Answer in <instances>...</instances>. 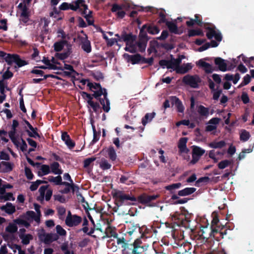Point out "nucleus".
I'll list each match as a JSON object with an SVG mask.
<instances>
[{"label": "nucleus", "instance_id": "obj_4", "mask_svg": "<svg viewBox=\"0 0 254 254\" xmlns=\"http://www.w3.org/2000/svg\"><path fill=\"white\" fill-rule=\"evenodd\" d=\"M158 197V195H148L147 193H143L136 198V201L149 207H153L156 206V204L153 201Z\"/></svg>", "mask_w": 254, "mask_h": 254}, {"label": "nucleus", "instance_id": "obj_10", "mask_svg": "<svg viewBox=\"0 0 254 254\" xmlns=\"http://www.w3.org/2000/svg\"><path fill=\"white\" fill-rule=\"evenodd\" d=\"M80 45L81 49L86 53H89L91 52V42L88 39L86 35H85V37H81Z\"/></svg>", "mask_w": 254, "mask_h": 254}, {"label": "nucleus", "instance_id": "obj_25", "mask_svg": "<svg viewBox=\"0 0 254 254\" xmlns=\"http://www.w3.org/2000/svg\"><path fill=\"white\" fill-rule=\"evenodd\" d=\"M156 113L154 112L151 113H147L144 117L142 118L141 123L145 126L148 122H150L155 117Z\"/></svg>", "mask_w": 254, "mask_h": 254}, {"label": "nucleus", "instance_id": "obj_5", "mask_svg": "<svg viewBox=\"0 0 254 254\" xmlns=\"http://www.w3.org/2000/svg\"><path fill=\"white\" fill-rule=\"evenodd\" d=\"M182 81L186 85L193 88H197L198 87V84L201 82V79L197 75L187 74L184 76Z\"/></svg>", "mask_w": 254, "mask_h": 254}, {"label": "nucleus", "instance_id": "obj_9", "mask_svg": "<svg viewBox=\"0 0 254 254\" xmlns=\"http://www.w3.org/2000/svg\"><path fill=\"white\" fill-rule=\"evenodd\" d=\"M136 36L132 34V33H127L125 31H123L121 34V38L118 39L119 41H124L126 43V45L133 43L136 39Z\"/></svg>", "mask_w": 254, "mask_h": 254}, {"label": "nucleus", "instance_id": "obj_44", "mask_svg": "<svg viewBox=\"0 0 254 254\" xmlns=\"http://www.w3.org/2000/svg\"><path fill=\"white\" fill-rule=\"evenodd\" d=\"M100 167L103 170L109 169L111 168V164L105 158H102L99 164Z\"/></svg>", "mask_w": 254, "mask_h": 254}, {"label": "nucleus", "instance_id": "obj_54", "mask_svg": "<svg viewBox=\"0 0 254 254\" xmlns=\"http://www.w3.org/2000/svg\"><path fill=\"white\" fill-rule=\"evenodd\" d=\"M231 162L228 160L221 161L218 164V167L220 169H223L231 165Z\"/></svg>", "mask_w": 254, "mask_h": 254}, {"label": "nucleus", "instance_id": "obj_59", "mask_svg": "<svg viewBox=\"0 0 254 254\" xmlns=\"http://www.w3.org/2000/svg\"><path fill=\"white\" fill-rule=\"evenodd\" d=\"M14 222L19 225H23L27 228L30 226V224L27 221L23 220L22 219H16L14 220Z\"/></svg>", "mask_w": 254, "mask_h": 254}, {"label": "nucleus", "instance_id": "obj_60", "mask_svg": "<svg viewBox=\"0 0 254 254\" xmlns=\"http://www.w3.org/2000/svg\"><path fill=\"white\" fill-rule=\"evenodd\" d=\"M96 159L95 157H91L85 159L83 161V167L85 168H87L92 162Z\"/></svg>", "mask_w": 254, "mask_h": 254}, {"label": "nucleus", "instance_id": "obj_38", "mask_svg": "<svg viewBox=\"0 0 254 254\" xmlns=\"http://www.w3.org/2000/svg\"><path fill=\"white\" fill-rule=\"evenodd\" d=\"M31 131L29 130H26V132H27V134L30 137H33V138H37V137H40V136L39 134L38 133L37 130L38 128L37 127H33L32 128L29 129Z\"/></svg>", "mask_w": 254, "mask_h": 254}, {"label": "nucleus", "instance_id": "obj_52", "mask_svg": "<svg viewBox=\"0 0 254 254\" xmlns=\"http://www.w3.org/2000/svg\"><path fill=\"white\" fill-rule=\"evenodd\" d=\"M117 239V243L118 245L122 244V248L124 250L128 248V244L126 242V239L124 237L122 238H116Z\"/></svg>", "mask_w": 254, "mask_h": 254}, {"label": "nucleus", "instance_id": "obj_56", "mask_svg": "<svg viewBox=\"0 0 254 254\" xmlns=\"http://www.w3.org/2000/svg\"><path fill=\"white\" fill-rule=\"evenodd\" d=\"M56 229L57 234L58 235H59L60 236H64L66 235V231L64 229H63V227L61 225H57Z\"/></svg>", "mask_w": 254, "mask_h": 254}, {"label": "nucleus", "instance_id": "obj_43", "mask_svg": "<svg viewBox=\"0 0 254 254\" xmlns=\"http://www.w3.org/2000/svg\"><path fill=\"white\" fill-rule=\"evenodd\" d=\"M171 199H173V200H176V199H177V200H176L174 203L175 204H184L185 203H187L188 202V201L189 200V199L187 198H184L179 199V196L177 195H176V194L172 195L171 196Z\"/></svg>", "mask_w": 254, "mask_h": 254}, {"label": "nucleus", "instance_id": "obj_1", "mask_svg": "<svg viewBox=\"0 0 254 254\" xmlns=\"http://www.w3.org/2000/svg\"><path fill=\"white\" fill-rule=\"evenodd\" d=\"M183 209L184 210L182 212H175L172 215V219L174 223L178 226H182L186 229H188L190 227V219L192 215L189 213L184 208H183Z\"/></svg>", "mask_w": 254, "mask_h": 254}, {"label": "nucleus", "instance_id": "obj_21", "mask_svg": "<svg viewBox=\"0 0 254 254\" xmlns=\"http://www.w3.org/2000/svg\"><path fill=\"white\" fill-rule=\"evenodd\" d=\"M0 208L8 214H12L15 212V206L10 202L7 203L6 205L2 206Z\"/></svg>", "mask_w": 254, "mask_h": 254}, {"label": "nucleus", "instance_id": "obj_32", "mask_svg": "<svg viewBox=\"0 0 254 254\" xmlns=\"http://www.w3.org/2000/svg\"><path fill=\"white\" fill-rule=\"evenodd\" d=\"M128 57V59L131 63L133 64H139L141 59V55L139 54H136L133 55H127Z\"/></svg>", "mask_w": 254, "mask_h": 254}, {"label": "nucleus", "instance_id": "obj_55", "mask_svg": "<svg viewBox=\"0 0 254 254\" xmlns=\"http://www.w3.org/2000/svg\"><path fill=\"white\" fill-rule=\"evenodd\" d=\"M125 50L126 51L130 53H135L136 51L135 45L133 43H130L128 45H126Z\"/></svg>", "mask_w": 254, "mask_h": 254}, {"label": "nucleus", "instance_id": "obj_6", "mask_svg": "<svg viewBox=\"0 0 254 254\" xmlns=\"http://www.w3.org/2000/svg\"><path fill=\"white\" fill-rule=\"evenodd\" d=\"M82 220L81 217L76 214L72 215L71 212L68 211L65 223L69 227H76L81 223Z\"/></svg>", "mask_w": 254, "mask_h": 254}, {"label": "nucleus", "instance_id": "obj_64", "mask_svg": "<svg viewBox=\"0 0 254 254\" xmlns=\"http://www.w3.org/2000/svg\"><path fill=\"white\" fill-rule=\"evenodd\" d=\"M90 242L89 238H84L78 243V246L80 248L85 247Z\"/></svg>", "mask_w": 254, "mask_h": 254}, {"label": "nucleus", "instance_id": "obj_62", "mask_svg": "<svg viewBox=\"0 0 254 254\" xmlns=\"http://www.w3.org/2000/svg\"><path fill=\"white\" fill-rule=\"evenodd\" d=\"M241 99L243 103L245 104H246L250 102V98L249 97V96L248 94L245 92H242L241 95Z\"/></svg>", "mask_w": 254, "mask_h": 254}, {"label": "nucleus", "instance_id": "obj_30", "mask_svg": "<svg viewBox=\"0 0 254 254\" xmlns=\"http://www.w3.org/2000/svg\"><path fill=\"white\" fill-rule=\"evenodd\" d=\"M17 54H11L5 53V55L4 57H1L3 58L5 61L9 65H11L12 63H14V59Z\"/></svg>", "mask_w": 254, "mask_h": 254}, {"label": "nucleus", "instance_id": "obj_46", "mask_svg": "<svg viewBox=\"0 0 254 254\" xmlns=\"http://www.w3.org/2000/svg\"><path fill=\"white\" fill-rule=\"evenodd\" d=\"M108 154L110 159L115 161L117 158V155L113 146H110L108 149Z\"/></svg>", "mask_w": 254, "mask_h": 254}, {"label": "nucleus", "instance_id": "obj_36", "mask_svg": "<svg viewBox=\"0 0 254 254\" xmlns=\"http://www.w3.org/2000/svg\"><path fill=\"white\" fill-rule=\"evenodd\" d=\"M195 36H204V33L201 29H190L188 31V36L189 37Z\"/></svg>", "mask_w": 254, "mask_h": 254}, {"label": "nucleus", "instance_id": "obj_51", "mask_svg": "<svg viewBox=\"0 0 254 254\" xmlns=\"http://www.w3.org/2000/svg\"><path fill=\"white\" fill-rule=\"evenodd\" d=\"M182 186L181 183L173 184L165 187V189L171 191V193H173L172 190L175 189H179Z\"/></svg>", "mask_w": 254, "mask_h": 254}, {"label": "nucleus", "instance_id": "obj_17", "mask_svg": "<svg viewBox=\"0 0 254 254\" xmlns=\"http://www.w3.org/2000/svg\"><path fill=\"white\" fill-rule=\"evenodd\" d=\"M51 172L55 175H61L63 171L60 168L61 166L58 162H54L50 164Z\"/></svg>", "mask_w": 254, "mask_h": 254}, {"label": "nucleus", "instance_id": "obj_41", "mask_svg": "<svg viewBox=\"0 0 254 254\" xmlns=\"http://www.w3.org/2000/svg\"><path fill=\"white\" fill-rule=\"evenodd\" d=\"M89 106L93 109L94 112L96 114H99V110H100V112H101L102 111L101 110V107L100 104L98 102H95L93 101L92 102H90V103L88 104Z\"/></svg>", "mask_w": 254, "mask_h": 254}, {"label": "nucleus", "instance_id": "obj_15", "mask_svg": "<svg viewBox=\"0 0 254 254\" xmlns=\"http://www.w3.org/2000/svg\"><path fill=\"white\" fill-rule=\"evenodd\" d=\"M192 66L191 63H187L186 64H184L182 65L179 66L178 67H176L175 70H176V73L183 74L188 72L192 68Z\"/></svg>", "mask_w": 254, "mask_h": 254}, {"label": "nucleus", "instance_id": "obj_49", "mask_svg": "<svg viewBox=\"0 0 254 254\" xmlns=\"http://www.w3.org/2000/svg\"><path fill=\"white\" fill-rule=\"evenodd\" d=\"M9 67H7L6 70L2 75V79L1 80L4 81L5 80L10 79L13 76V73L9 71Z\"/></svg>", "mask_w": 254, "mask_h": 254}, {"label": "nucleus", "instance_id": "obj_14", "mask_svg": "<svg viewBox=\"0 0 254 254\" xmlns=\"http://www.w3.org/2000/svg\"><path fill=\"white\" fill-rule=\"evenodd\" d=\"M188 138L187 137H181L178 142V147L181 153H188L189 149L187 147Z\"/></svg>", "mask_w": 254, "mask_h": 254}, {"label": "nucleus", "instance_id": "obj_31", "mask_svg": "<svg viewBox=\"0 0 254 254\" xmlns=\"http://www.w3.org/2000/svg\"><path fill=\"white\" fill-rule=\"evenodd\" d=\"M147 42L148 41H147V40H142L141 39H139L138 41L136 43L140 52L143 53L145 52Z\"/></svg>", "mask_w": 254, "mask_h": 254}, {"label": "nucleus", "instance_id": "obj_22", "mask_svg": "<svg viewBox=\"0 0 254 254\" xmlns=\"http://www.w3.org/2000/svg\"><path fill=\"white\" fill-rule=\"evenodd\" d=\"M67 44V41L65 40H61L59 41L56 42L54 44V50L57 52H60Z\"/></svg>", "mask_w": 254, "mask_h": 254}, {"label": "nucleus", "instance_id": "obj_18", "mask_svg": "<svg viewBox=\"0 0 254 254\" xmlns=\"http://www.w3.org/2000/svg\"><path fill=\"white\" fill-rule=\"evenodd\" d=\"M197 64L203 67L205 72L206 73H211L212 72L213 69H212L211 65L205 62H204L202 60H199Z\"/></svg>", "mask_w": 254, "mask_h": 254}, {"label": "nucleus", "instance_id": "obj_13", "mask_svg": "<svg viewBox=\"0 0 254 254\" xmlns=\"http://www.w3.org/2000/svg\"><path fill=\"white\" fill-rule=\"evenodd\" d=\"M214 64L218 66L219 70L221 71H226L227 70V64L226 61L220 57L215 58L214 59Z\"/></svg>", "mask_w": 254, "mask_h": 254}, {"label": "nucleus", "instance_id": "obj_42", "mask_svg": "<svg viewBox=\"0 0 254 254\" xmlns=\"http://www.w3.org/2000/svg\"><path fill=\"white\" fill-rule=\"evenodd\" d=\"M250 136L251 135L249 132L245 129H242L241 130V133L240 135V139L241 141L243 142L247 141L249 139Z\"/></svg>", "mask_w": 254, "mask_h": 254}, {"label": "nucleus", "instance_id": "obj_40", "mask_svg": "<svg viewBox=\"0 0 254 254\" xmlns=\"http://www.w3.org/2000/svg\"><path fill=\"white\" fill-rule=\"evenodd\" d=\"M130 178V175L127 173H126L124 175H121L120 178V182L122 184L129 185L130 183L132 182L131 181L128 180Z\"/></svg>", "mask_w": 254, "mask_h": 254}, {"label": "nucleus", "instance_id": "obj_16", "mask_svg": "<svg viewBox=\"0 0 254 254\" xmlns=\"http://www.w3.org/2000/svg\"><path fill=\"white\" fill-rule=\"evenodd\" d=\"M165 24L171 33L175 34H181L182 33V32H180L178 29V26L175 22L168 21Z\"/></svg>", "mask_w": 254, "mask_h": 254}, {"label": "nucleus", "instance_id": "obj_58", "mask_svg": "<svg viewBox=\"0 0 254 254\" xmlns=\"http://www.w3.org/2000/svg\"><path fill=\"white\" fill-rule=\"evenodd\" d=\"M25 174L26 178L28 180H31L32 179H33V178L34 177V175L32 173L31 169L27 167H25Z\"/></svg>", "mask_w": 254, "mask_h": 254}, {"label": "nucleus", "instance_id": "obj_20", "mask_svg": "<svg viewBox=\"0 0 254 254\" xmlns=\"http://www.w3.org/2000/svg\"><path fill=\"white\" fill-rule=\"evenodd\" d=\"M102 106V109L106 113H108L110 110V102L109 99L101 98L98 100Z\"/></svg>", "mask_w": 254, "mask_h": 254}, {"label": "nucleus", "instance_id": "obj_37", "mask_svg": "<svg viewBox=\"0 0 254 254\" xmlns=\"http://www.w3.org/2000/svg\"><path fill=\"white\" fill-rule=\"evenodd\" d=\"M197 112L202 117H207L209 114V109L202 105L198 106Z\"/></svg>", "mask_w": 254, "mask_h": 254}, {"label": "nucleus", "instance_id": "obj_19", "mask_svg": "<svg viewBox=\"0 0 254 254\" xmlns=\"http://www.w3.org/2000/svg\"><path fill=\"white\" fill-rule=\"evenodd\" d=\"M105 234L106 236H104L103 238H104L105 237H114L117 238V236H118V234L116 232V228L115 227H113L110 226H109L107 227V228L106 229L105 231Z\"/></svg>", "mask_w": 254, "mask_h": 254}, {"label": "nucleus", "instance_id": "obj_24", "mask_svg": "<svg viewBox=\"0 0 254 254\" xmlns=\"http://www.w3.org/2000/svg\"><path fill=\"white\" fill-rule=\"evenodd\" d=\"M173 60H161L159 61V64L163 68L166 67L168 69H175L173 64Z\"/></svg>", "mask_w": 254, "mask_h": 254}, {"label": "nucleus", "instance_id": "obj_34", "mask_svg": "<svg viewBox=\"0 0 254 254\" xmlns=\"http://www.w3.org/2000/svg\"><path fill=\"white\" fill-rule=\"evenodd\" d=\"M226 142L224 140L218 142L213 141L209 144V146L212 148H222L226 145Z\"/></svg>", "mask_w": 254, "mask_h": 254}, {"label": "nucleus", "instance_id": "obj_3", "mask_svg": "<svg viewBox=\"0 0 254 254\" xmlns=\"http://www.w3.org/2000/svg\"><path fill=\"white\" fill-rule=\"evenodd\" d=\"M204 28L207 31L206 36L208 39H211L214 37L218 42L222 41V34L214 24L209 23H204Z\"/></svg>", "mask_w": 254, "mask_h": 254}, {"label": "nucleus", "instance_id": "obj_53", "mask_svg": "<svg viewBox=\"0 0 254 254\" xmlns=\"http://www.w3.org/2000/svg\"><path fill=\"white\" fill-rule=\"evenodd\" d=\"M209 181H210V179L208 177H201V178H199L195 182V185L197 187H199L200 184H201V183L207 184L209 182Z\"/></svg>", "mask_w": 254, "mask_h": 254}, {"label": "nucleus", "instance_id": "obj_45", "mask_svg": "<svg viewBox=\"0 0 254 254\" xmlns=\"http://www.w3.org/2000/svg\"><path fill=\"white\" fill-rule=\"evenodd\" d=\"M146 28L147 32L152 35L158 34L160 31L159 28L155 25H149L148 26L147 25Z\"/></svg>", "mask_w": 254, "mask_h": 254}, {"label": "nucleus", "instance_id": "obj_23", "mask_svg": "<svg viewBox=\"0 0 254 254\" xmlns=\"http://www.w3.org/2000/svg\"><path fill=\"white\" fill-rule=\"evenodd\" d=\"M196 190V189L194 188H186L182 190L178 191V194L179 196H184L190 195Z\"/></svg>", "mask_w": 254, "mask_h": 254}, {"label": "nucleus", "instance_id": "obj_2", "mask_svg": "<svg viewBox=\"0 0 254 254\" xmlns=\"http://www.w3.org/2000/svg\"><path fill=\"white\" fill-rule=\"evenodd\" d=\"M113 197L115 199V204L118 207L123 204H130L127 203V201H136V197L134 195H130L129 194H126L124 191L119 190H114L112 191Z\"/></svg>", "mask_w": 254, "mask_h": 254}, {"label": "nucleus", "instance_id": "obj_39", "mask_svg": "<svg viewBox=\"0 0 254 254\" xmlns=\"http://www.w3.org/2000/svg\"><path fill=\"white\" fill-rule=\"evenodd\" d=\"M42 174H41V172H38V175L39 176H42L43 175H46L49 174L51 172L50 167L48 165H42L41 166V169Z\"/></svg>", "mask_w": 254, "mask_h": 254}, {"label": "nucleus", "instance_id": "obj_7", "mask_svg": "<svg viewBox=\"0 0 254 254\" xmlns=\"http://www.w3.org/2000/svg\"><path fill=\"white\" fill-rule=\"evenodd\" d=\"M205 150L202 149L201 147L193 145L192 146V160L190 161V163L191 164H195L200 159V157L205 153Z\"/></svg>", "mask_w": 254, "mask_h": 254}, {"label": "nucleus", "instance_id": "obj_57", "mask_svg": "<svg viewBox=\"0 0 254 254\" xmlns=\"http://www.w3.org/2000/svg\"><path fill=\"white\" fill-rule=\"evenodd\" d=\"M81 96L83 98L85 99H87V104H89L90 103V102L93 101V97H92V94H90L86 92H82L81 93Z\"/></svg>", "mask_w": 254, "mask_h": 254}, {"label": "nucleus", "instance_id": "obj_11", "mask_svg": "<svg viewBox=\"0 0 254 254\" xmlns=\"http://www.w3.org/2000/svg\"><path fill=\"white\" fill-rule=\"evenodd\" d=\"M142 245V242L140 239H137L135 240L132 244L133 249L132 250L131 254H141L144 250V247Z\"/></svg>", "mask_w": 254, "mask_h": 254}, {"label": "nucleus", "instance_id": "obj_47", "mask_svg": "<svg viewBox=\"0 0 254 254\" xmlns=\"http://www.w3.org/2000/svg\"><path fill=\"white\" fill-rule=\"evenodd\" d=\"M2 165L4 166L5 168L3 169V172L4 173H8L11 171L13 169V164L10 162L6 161L1 162Z\"/></svg>", "mask_w": 254, "mask_h": 254}, {"label": "nucleus", "instance_id": "obj_27", "mask_svg": "<svg viewBox=\"0 0 254 254\" xmlns=\"http://www.w3.org/2000/svg\"><path fill=\"white\" fill-rule=\"evenodd\" d=\"M48 180L50 182L53 183L55 185L58 186L62 185L63 183L62 177L60 175H58L57 177L49 176Z\"/></svg>", "mask_w": 254, "mask_h": 254}, {"label": "nucleus", "instance_id": "obj_28", "mask_svg": "<svg viewBox=\"0 0 254 254\" xmlns=\"http://www.w3.org/2000/svg\"><path fill=\"white\" fill-rule=\"evenodd\" d=\"M71 52V49L68 48L67 51L61 53H57L55 56L59 60H64L69 56Z\"/></svg>", "mask_w": 254, "mask_h": 254}, {"label": "nucleus", "instance_id": "obj_26", "mask_svg": "<svg viewBox=\"0 0 254 254\" xmlns=\"http://www.w3.org/2000/svg\"><path fill=\"white\" fill-rule=\"evenodd\" d=\"M19 237L21 239V243L24 245H27L30 243V241L33 239L31 234H28L26 235L19 234Z\"/></svg>", "mask_w": 254, "mask_h": 254}, {"label": "nucleus", "instance_id": "obj_29", "mask_svg": "<svg viewBox=\"0 0 254 254\" xmlns=\"http://www.w3.org/2000/svg\"><path fill=\"white\" fill-rule=\"evenodd\" d=\"M146 28L147 24H144L142 26L139 34V39H141L142 40H147V41L149 40V38L147 36L146 31H145V29L147 30Z\"/></svg>", "mask_w": 254, "mask_h": 254}, {"label": "nucleus", "instance_id": "obj_12", "mask_svg": "<svg viewBox=\"0 0 254 254\" xmlns=\"http://www.w3.org/2000/svg\"><path fill=\"white\" fill-rule=\"evenodd\" d=\"M170 100L172 104L175 105L177 112L183 113L184 111L185 108L182 101L176 96H171Z\"/></svg>", "mask_w": 254, "mask_h": 254}, {"label": "nucleus", "instance_id": "obj_35", "mask_svg": "<svg viewBox=\"0 0 254 254\" xmlns=\"http://www.w3.org/2000/svg\"><path fill=\"white\" fill-rule=\"evenodd\" d=\"M14 63H15L18 67H21L22 66L28 64V63L27 61L24 60H22L20 58V56L18 55H17L16 57L14 59Z\"/></svg>", "mask_w": 254, "mask_h": 254}, {"label": "nucleus", "instance_id": "obj_48", "mask_svg": "<svg viewBox=\"0 0 254 254\" xmlns=\"http://www.w3.org/2000/svg\"><path fill=\"white\" fill-rule=\"evenodd\" d=\"M17 226L13 223H9L8 225L5 228V231L11 234H14L17 231Z\"/></svg>", "mask_w": 254, "mask_h": 254}, {"label": "nucleus", "instance_id": "obj_50", "mask_svg": "<svg viewBox=\"0 0 254 254\" xmlns=\"http://www.w3.org/2000/svg\"><path fill=\"white\" fill-rule=\"evenodd\" d=\"M5 88L9 90V88L7 87V82L0 80V93L2 95H6L5 94Z\"/></svg>", "mask_w": 254, "mask_h": 254}, {"label": "nucleus", "instance_id": "obj_61", "mask_svg": "<svg viewBox=\"0 0 254 254\" xmlns=\"http://www.w3.org/2000/svg\"><path fill=\"white\" fill-rule=\"evenodd\" d=\"M92 76L97 81H99L100 79H103L104 77L103 73L101 71H97L95 73H93Z\"/></svg>", "mask_w": 254, "mask_h": 254}, {"label": "nucleus", "instance_id": "obj_8", "mask_svg": "<svg viewBox=\"0 0 254 254\" xmlns=\"http://www.w3.org/2000/svg\"><path fill=\"white\" fill-rule=\"evenodd\" d=\"M40 240L46 244H49L54 241H57L59 237L58 234L54 233L40 234L38 235Z\"/></svg>", "mask_w": 254, "mask_h": 254}, {"label": "nucleus", "instance_id": "obj_33", "mask_svg": "<svg viewBox=\"0 0 254 254\" xmlns=\"http://www.w3.org/2000/svg\"><path fill=\"white\" fill-rule=\"evenodd\" d=\"M167 21L166 11L164 9H162L159 12V20L157 23L159 24H161L162 23H166Z\"/></svg>", "mask_w": 254, "mask_h": 254}, {"label": "nucleus", "instance_id": "obj_63", "mask_svg": "<svg viewBox=\"0 0 254 254\" xmlns=\"http://www.w3.org/2000/svg\"><path fill=\"white\" fill-rule=\"evenodd\" d=\"M54 199L61 203H65L66 202L65 198L64 196L60 194H56L54 195Z\"/></svg>", "mask_w": 254, "mask_h": 254}]
</instances>
